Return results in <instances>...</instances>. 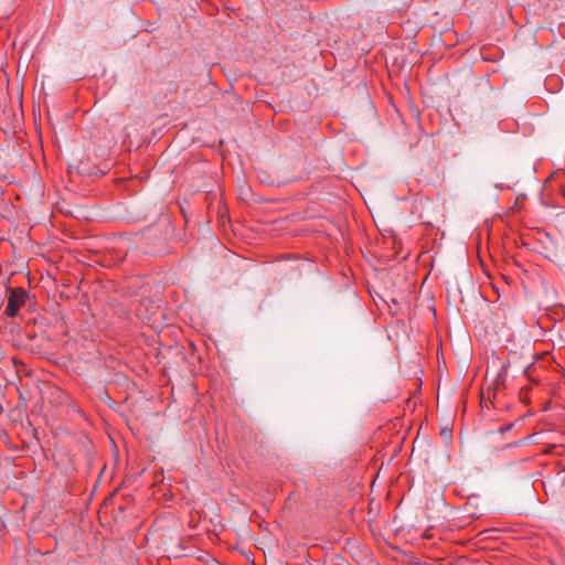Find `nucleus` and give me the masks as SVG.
Wrapping results in <instances>:
<instances>
[{
  "instance_id": "f257e3e1",
  "label": "nucleus",
  "mask_w": 565,
  "mask_h": 565,
  "mask_svg": "<svg viewBox=\"0 0 565 565\" xmlns=\"http://www.w3.org/2000/svg\"><path fill=\"white\" fill-rule=\"evenodd\" d=\"M26 298L28 292L23 288L10 289L8 305L6 307L4 313L10 318L15 317L19 309L25 305Z\"/></svg>"
},
{
  "instance_id": "f03ea898",
  "label": "nucleus",
  "mask_w": 565,
  "mask_h": 565,
  "mask_svg": "<svg viewBox=\"0 0 565 565\" xmlns=\"http://www.w3.org/2000/svg\"><path fill=\"white\" fill-rule=\"evenodd\" d=\"M563 196H564V199H565V189L563 190Z\"/></svg>"
}]
</instances>
